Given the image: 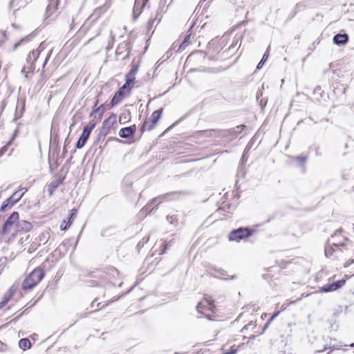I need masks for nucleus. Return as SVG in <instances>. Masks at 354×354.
<instances>
[{
  "mask_svg": "<svg viewBox=\"0 0 354 354\" xmlns=\"http://www.w3.org/2000/svg\"><path fill=\"white\" fill-rule=\"evenodd\" d=\"M108 4H104L95 8L93 12L87 19L85 23L81 26L79 30L80 35L88 34L89 37L88 41L93 39L100 33V28L97 26L95 21L97 19L109 8Z\"/></svg>",
  "mask_w": 354,
  "mask_h": 354,
  "instance_id": "f257e3e1",
  "label": "nucleus"
},
{
  "mask_svg": "<svg viewBox=\"0 0 354 354\" xmlns=\"http://www.w3.org/2000/svg\"><path fill=\"white\" fill-rule=\"evenodd\" d=\"M45 272L41 268L34 269L24 279L22 283V288L24 290H32L44 277Z\"/></svg>",
  "mask_w": 354,
  "mask_h": 354,
  "instance_id": "f03ea898",
  "label": "nucleus"
},
{
  "mask_svg": "<svg viewBox=\"0 0 354 354\" xmlns=\"http://www.w3.org/2000/svg\"><path fill=\"white\" fill-rule=\"evenodd\" d=\"M106 270V271L102 272V274H99L97 276L100 279H103V281H98L95 284H92V286H102L105 281H111L112 279H116L119 275L118 271L113 267L107 268Z\"/></svg>",
  "mask_w": 354,
  "mask_h": 354,
  "instance_id": "7ed1b4c3",
  "label": "nucleus"
},
{
  "mask_svg": "<svg viewBox=\"0 0 354 354\" xmlns=\"http://www.w3.org/2000/svg\"><path fill=\"white\" fill-rule=\"evenodd\" d=\"M251 235V232L246 227H239L236 230H232L229 234V240L239 241L241 239L249 237Z\"/></svg>",
  "mask_w": 354,
  "mask_h": 354,
  "instance_id": "20e7f679",
  "label": "nucleus"
},
{
  "mask_svg": "<svg viewBox=\"0 0 354 354\" xmlns=\"http://www.w3.org/2000/svg\"><path fill=\"white\" fill-rule=\"evenodd\" d=\"M46 48V44L44 42H41L38 47L37 49L33 50L32 52H30L27 57L26 61L28 64H30V69L33 71L35 69V62L37 59L39 54L42 50H44Z\"/></svg>",
  "mask_w": 354,
  "mask_h": 354,
  "instance_id": "39448f33",
  "label": "nucleus"
},
{
  "mask_svg": "<svg viewBox=\"0 0 354 354\" xmlns=\"http://www.w3.org/2000/svg\"><path fill=\"white\" fill-rule=\"evenodd\" d=\"M24 196V193H19V191L15 192L11 196L3 201L1 206L0 211L4 212L7 207H12L16 204Z\"/></svg>",
  "mask_w": 354,
  "mask_h": 354,
  "instance_id": "423d86ee",
  "label": "nucleus"
},
{
  "mask_svg": "<svg viewBox=\"0 0 354 354\" xmlns=\"http://www.w3.org/2000/svg\"><path fill=\"white\" fill-rule=\"evenodd\" d=\"M19 220V213L17 212H13L11 215L8 218V219L4 223L1 233L2 234H8L12 227L15 225Z\"/></svg>",
  "mask_w": 354,
  "mask_h": 354,
  "instance_id": "0eeeda50",
  "label": "nucleus"
},
{
  "mask_svg": "<svg viewBox=\"0 0 354 354\" xmlns=\"http://www.w3.org/2000/svg\"><path fill=\"white\" fill-rule=\"evenodd\" d=\"M347 239L342 234V230H337L328 239V243L336 248H340L344 245V242Z\"/></svg>",
  "mask_w": 354,
  "mask_h": 354,
  "instance_id": "6e6552de",
  "label": "nucleus"
},
{
  "mask_svg": "<svg viewBox=\"0 0 354 354\" xmlns=\"http://www.w3.org/2000/svg\"><path fill=\"white\" fill-rule=\"evenodd\" d=\"M214 308V304L212 301L206 298H204L202 301H201L196 306L197 311L205 315H207L205 311H213Z\"/></svg>",
  "mask_w": 354,
  "mask_h": 354,
  "instance_id": "1a4fd4ad",
  "label": "nucleus"
},
{
  "mask_svg": "<svg viewBox=\"0 0 354 354\" xmlns=\"http://www.w3.org/2000/svg\"><path fill=\"white\" fill-rule=\"evenodd\" d=\"M345 280H339L337 281L333 282L330 284H326L323 286L321 288L322 292H328L335 291L340 288H342L345 284Z\"/></svg>",
  "mask_w": 354,
  "mask_h": 354,
  "instance_id": "9d476101",
  "label": "nucleus"
},
{
  "mask_svg": "<svg viewBox=\"0 0 354 354\" xmlns=\"http://www.w3.org/2000/svg\"><path fill=\"white\" fill-rule=\"evenodd\" d=\"M32 224L25 220H18L16 223V229L15 231L17 232H29L32 229Z\"/></svg>",
  "mask_w": 354,
  "mask_h": 354,
  "instance_id": "9b49d317",
  "label": "nucleus"
},
{
  "mask_svg": "<svg viewBox=\"0 0 354 354\" xmlns=\"http://www.w3.org/2000/svg\"><path fill=\"white\" fill-rule=\"evenodd\" d=\"M138 69V65H135L131 68L129 72L126 74L125 82H127V84H132L134 82Z\"/></svg>",
  "mask_w": 354,
  "mask_h": 354,
  "instance_id": "f8f14e48",
  "label": "nucleus"
},
{
  "mask_svg": "<svg viewBox=\"0 0 354 354\" xmlns=\"http://www.w3.org/2000/svg\"><path fill=\"white\" fill-rule=\"evenodd\" d=\"M136 131V127L131 126L127 127L122 128L119 131V136L122 138H129L132 136Z\"/></svg>",
  "mask_w": 354,
  "mask_h": 354,
  "instance_id": "ddd939ff",
  "label": "nucleus"
},
{
  "mask_svg": "<svg viewBox=\"0 0 354 354\" xmlns=\"http://www.w3.org/2000/svg\"><path fill=\"white\" fill-rule=\"evenodd\" d=\"M333 43L337 46H342L347 44L348 41V35L347 34H337L333 37Z\"/></svg>",
  "mask_w": 354,
  "mask_h": 354,
  "instance_id": "4468645a",
  "label": "nucleus"
},
{
  "mask_svg": "<svg viewBox=\"0 0 354 354\" xmlns=\"http://www.w3.org/2000/svg\"><path fill=\"white\" fill-rule=\"evenodd\" d=\"M169 194L162 195L158 196L156 198H154L149 203H148L144 208L145 211H151L154 206H158V204L161 203L162 201V199L164 198H166Z\"/></svg>",
  "mask_w": 354,
  "mask_h": 354,
  "instance_id": "2eb2a0df",
  "label": "nucleus"
},
{
  "mask_svg": "<svg viewBox=\"0 0 354 354\" xmlns=\"http://www.w3.org/2000/svg\"><path fill=\"white\" fill-rule=\"evenodd\" d=\"M158 20L157 24L161 20V15L160 13V10H157L156 14L154 15H151L149 18L147 25V30L148 32L151 31L153 28V24L155 21Z\"/></svg>",
  "mask_w": 354,
  "mask_h": 354,
  "instance_id": "dca6fc26",
  "label": "nucleus"
},
{
  "mask_svg": "<svg viewBox=\"0 0 354 354\" xmlns=\"http://www.w3.org/2000/svg\"><path fill=\"white\" fill-rule=\"evenodd\" d=\"M77 210L75 209H73L71 210V214L68 217V220L63 221L60 225L61 230H66L72 223V218L75 216Z\"/></svg>",
  "mask_w": 354,
  "mask_h": 354,
  "instance_id": "f3484780",
  "label": "nucleus"
},
{
  "mask_svg": "<svg viewBox=\"0 0 354 354\" xmlns=\"http://www.w3.org/2000/svg\"><path fill=\"white\" fill-rule=\"evenodd\" d=\"M214 132H215V130L213 129L197 131L193 133L192 137L194 138H200L202 137H212L213 136Z\"/></svg>",
  "mask_w": 354,
  "mask_h": 354,
  "instance_id": "a211bd4d",
  "label": "nucleus"
},
{
  "mask_svg": "<svg viewBox=\"0 0 354 354\" xmlns=\"http://www.w3.org/2000/svg\"><path fill=\"white\" fill-rule=\"evenodd\" d=\"M162 109H159V110H157V111H155L152 115H151V117H152V123L151 124H150L148 127H147V130L148 131H150L151 129H153L154 127V125L156 124V123L158 121V120L160 119V116H161V114H162Z\"/></svg>",
  "mask_w": 354,
  "mask_h": 354,
  "instance_id": "6ab92c4d",
  "label": "nucleus"
},
{
  "mask_svg": "<svg viewBox=\"0 0 354 354\" xmlns=\"http://www.w3.org/2000/svg\"><path fill=\"white\" fill-rule=\"evenodd\" d=\"M98 100L95 101V103L93 106V110L90 113V117L94 116L96 113H99V117L97 118V120H100L102 115L104 113V109H102L103 107V105H101L100 106H97Z\"/></svg>",
  "mask_w": 354,
  "mask_h": 354,
  "instance_id": "aec40b11",
  "label": "nucleus"
},
{
  "mask_svg": "<svg viewBox=\"0 0 354 354\" xmlns=\"http://www.w3.org/2000/svg\"><path fill=\"white\" fill-rule=\"evenodd\" d=\"M144 7H142V1H139L137 3V1H135L133 12V17L134 20H136L142 13V9Z\"/></svg>",
  "mask_w": 354,
  "mask_h": 354,
  "instance_id": "412c9836",
  "label": "nucleus"
},
{
  "mask_svg": "<svg viewBox=\"0 0 354 354\" xmlns=\"http://www.w3.org/2000/svg\"><path fill=\"white\" fill-rule=\"evenodd\" d=\"M62 183V180L56 179L50 183L48 186V190L50 196L53 195L54 191Z\"/></svg>",
  "mask_w": 354,
  "mask_h": 354,
  "instance_id": "4be33fe9",
  "label": "nucleus"
},
{
  "mask_svg": "<svg viewBox=\"0 0 354 354\" xmlns=\"http://www.w3.org/2000/svg\"><path fill=\"white\" fill-rule=\"evenodd\" d=\"M88 138H89V135L86 134V133L82 131L81 136L80 137V138L78 139V140L76 143V147L77 149L82 148L84 146V145L86 144Z\"/></svg>",
  "mask_w": 354,
  "mask_h": 354,
  "instance_id": "5701e85b",
  "label": "nucleus"
},
{
  "mask_svg": "<svg viewBox=\"0 0 354 354\" xmlns=\"http://www.w3.org/2000/svg\"><path fill=\"white\" fill-rule=\"evenodd\" d=\"M124 96L125 95H124V93H121L119 91H118L115 93L113 97L111 100V105L113 106L118 104L122 100V99Z\"/></svg>",
  "mask_w": 354,
  "mask_h": 354,
  "instance_id": "b1692460",
  "label": "nucleus"
},
{
  "mask_svg": "<svg viewBox=\"0 0 354 354\" xmlns=\"http://www.w3.org/2000/svg\"><path fill=\"white\" fill-rule=\"evenodd\" d=\"M19 346L20 348L23 349L24 351L27 350L30 348L31 343L30 340L27 338H23L19 340Z\"/></svg>",
  "mask_w": 354,
  "mask_h": 354,
  "instance_id": "393cba45",
  "label": "nucleus"
},
{
  "mask_svg": "<svg viewBox=\"0 0 354 354\" xmlns=\"http://www.w3.org/2000/svg\"><path fill=\"white\" fill-rule=\"evenodd\" d=\"M245 128V125H239L236 127L235 128L231 129L228 131V134L230 136H236L238 134L241 133L243 129Z\"/></svg>",
  "mask_w": 354,
  "mask_h": 354,
  "instance_id": "a878e982",
  "label": "nucleus"
},
{
  "mask_svg": "<svg viewBox=\"0 0 354 354\" xmlns=\"http://www.w3.org/2000/svg\"><path fill=\"white\" fill-rule=\"evenodd\" d=\"M96 125V122L94 120L90 121L86 126L84 127L83 129V132L86 133V134H88L90 136V133L91 131L95 128Z\"/></svg>",
  "mask_w": 354,
  "mask_h": 354,
  "instance_id": "bb28decb",
  "label": "nucleus"
},
{
  "mask_svg": "<svg viewBox=\"0 0 354 354\" xmlns=\"http://www.w3.org/2000/svg\"><path fill=\"white\" fill-rule=\"evenodd\" d=\"M338 248H336L335 247L334 245H333L332 244H329L328 243V245L326 246L325 248V255L326 257H330L333 254V252L335 251L336 249H337Z\"/></svg>",
  "mask_w": 354,
  "mask_h": 354,
  "instance_id": "cd10ccee",
  "label": "nucleus"
},
{
  "mask_svg": "<svg viewBox=\"0 0 354 354\" xmlns=\"http://www.w3.org/2000/svg\"><path fill=\"white\" fill-rule=\"evenodd\" d=\"M122 48H125V51H127L126 54L122 57V58H125L127 56H129V51L128 48H127V44L126 43L120 44L119 45V46L117 48V49L115 50V53H116L117 55H121L123 53L122 50H121Z\"/></svg>",
  "mask_w": 354,
  "mask_h": 354,
  "instance_id": "c85d7f7f",
  "label": "nucleus"
},
{
  "mask_svg": "<svg viewBox=\"0 0 354 354\" xmlns=\"http://www.w3.org/2000/svg\"><path fill=\"white\" fill-rule=\"evenodd\" d=\"M132 87L131 84H127V82L118 90L121 93H124V95H129L131 93Z\"/></svg>",
  "mask_w": 354,
  "mask_h": 354,
  "instance_id": "c756f323",
  "label": "nucleus"
},
{
  "mask_svg": "<svg viewBox=\"0 0 354 354\" xmlns=\"http://www.w3.org/2000/svg\"><path fill=\"white\" fill-rule=\"evenodd\" d=\"M269 48H270V46L268 48L267 50L263 54L261 60L257 64V69H260L263 66V65L264 64V63L266 61V59H268V55H269V52H268Z\"/></svg>",
  "mask_w": 354,
  "mask_h": 354,
  "instance_id": "7c9ffc66",
  "label": "nucleus"
},
{
  "mask_svg": "<svg viewBox=\"0 0 354 354\" xmlns=\"http://www.w3.org/2000/svg\"><path fill=\"white\" fill-rule=\"evenodd\" d=\"M32 37V35L30 34L26 37H25L24 38L21 39L19 42L16 43L15 45H14V47H13V49L15 50L18 46H19L21 44H23L24 42H28V41L30 40V39Z\"/></svg>",
  "mask_w": 354,
  "mask_h": 354,
  "instance_id": "2f4dec72",
  "label": "nucleus"
},
{
  "mask_svg": "<svg viewBox=\"0 0 354 354\" xmlns=\"http://www.w3.org/2000/svg\"><path fill=\"white\" fill-rule=\"evenodd\" d=\"M190 35H187L185 39H183V42L179 46V50H183L185 48V47L189 44V39H190Z\"/></svg>",
  "mask_w": 354,
  "mask_h": 354,
  "instance_id": "473e14b6",
  "label": "nucleus"
},
{
  "mask_svg": "<svg viewBox=\"0 0 354 354\" xmlns=\"http://www.w3.org/2000/svg\"><path fill=\"white\" fill-rule=\"evenodd\" d=\"M167 220L174 226H176L178 223V218L176 217V215H168L167 216Z\"/></svg>",
  "mask_w": 354,
  "mask_h": 354,
  "instance_id": "72a5a7b5",
  "label": "nucleus"
},
{
  "mask_svg": "<svg viewBox=\"0 0 354 354\" xmlns=\"http://www.w3.org/2000/svg\"><path fill=\"white\" fill-rule=\"evenodd\" d=\"M56 6H57V5L55 6L53 3H50L47 6V8H46V15H48V17H50L53 13V12L56 9Z\"/></svg>",
  "mask_w": 354,
  "mask_h": 354,
  "instance_id": "f704fd0d",
  "label": "nucleus"
},
{
  "mask_svg": "<svg viewBox=\"0 0 354 354\" xmlns=\"http://www.w3.org/2000/svg\"><path fill=\"white\" fill-rule=\"evenodd\" d=\"M296 160L300 162L301 165L306 162L307 160V157L304 156H299L296 157Z\"/></svg>",
  "mask_w": 354,
  "mask_h": 354,
  "instance_id": "c9c22d12",
  "label": "nucleus"
},
{
  "mask_svg": "<svg viewBox=\"0 0 354 354\" xmlns=\"http://www.w3.org/2000/svg\"><path fill=\"white\" fill-rule=\"evenodd\" d=\"M50 55H51V50L48 53V54H47V55H46V57L45 58V60H44V62L43 63V65H42L43 69L44 68L45 66L46 65V64H47V62H48V59H49V58L50 57Z\"/></svg>",
  "mask_w": 354,
  "mask_h": 354,
  "instance_id": "e433bc0d",
  "label": "nucleus"
},
{
  "mask_svg": "<svg viewBox=\"0 0 354 354\" xmlns=\"http://www.w3.org/2000/svg\"><path fill=\"white\" fill-rule=\"evenodd\" d=\"M149 241V238H143V239H142V241H140L138 243V246H143L145 243H147V241Z\"/></svg>",
  "mask_w": 354,
  "mask_h": 354,
  "instance_id": "4c0bfd02",
  "label": "nucleus"
},
{
  "mask_svg": "<svg viewBox=\"0 0 354 354\" xmlns=\"http://www.w3.org/2000/svg\"><path fill=\"white\" fill-rule=\"evenodd\" d=\"M279 312H277L276 313H274L269 319V321L268 322V323L266 324V327L279 315Z\"/></svg>",
  "mask_w": 354,
  "mask_h": 354,
  "instance_id": "58836bf2",
  "label": "nucleus"
},
{
  "mask_svg": "<svg viewBox=\"0 0 354 354\" xmlns=\"http://www.w3.org/2000/svg\"><path fill=\"white\" fill-rule=\"evenodd\" d=\"M252 326H255V325L253 324L252 322H250L249 324H248L243 328L242 331H243L244 330H248L250 327H252Z\"/></svg>",
  "mask_w": 354,
  "mask_h": 354,
  "instance_id": "ea45409f",
  "label": "nucleus"
},
{
  "mask_svg": "<svg viewBox=\"0 0 354 354\" xmlns=\"http://www.w3.org/2000/svg\"><path fill=\"white\" fill-rule=\"evenodd\" d=\"M11 295L9 296H5L4 300L1 302V306H3L6 303L8 302V301L10 299Z\"/></svg>",
  "mask_w": 354,
  "mask_h": 354,
  "instance_id": "a19ab883",
  "label": "nucleus"
},
{
  "mask_svg": "<svg viewBox=\"0 0 354 354\" xmlns=\"http://www.w3.org/2000/svg\"><path fill=\"white\" fill-rule=\"evenodd\" d=\"M236 351H237L236 349H234L232 348L228 352L225 353V354H235L236 353Z\"/></svg>",
  "mask_w": 354,
  "mask_h": 354,
  "instance_id": "79ce46f5",
  "label": "nucleus"
},
{
  "mask_svg": "<svg viewBox=\"0 0 354 354\" xmlns=\"http://www.w3.org/2000/svg\"><path fill=\"white\" fill-rule=\"evenodd\" d=\"M266 103H267V101L266 100H263V99H261L259 101V104L261 105V107L265 106L266 105Z\"/></svg>",
  "mask_w": 354,
  "mask_h": 354,
  "instance_id": "37998d69",
  "label": "nucleus"
},
{
  "mask_svg": "<svg viewBox=\"0 0 354 354\" xmlns=\"http://www.w3.org/2000/svg\"><path fill=\"white\" fill-rule=\"evenodd\" d=\"M18 1V0H12L10 3V7L14 8L15 6V3Z\"/></svg>",
  "mask_w": 354,
  "mask_h": 354,
  "instance_id": "c03bdc74",
  "label": "nucleus"
},
{
  "mask_svg": "<svg viewBox=\"0 0 354 354\" xmlns=\"http://www.w3.org/2000/svg\"><path fill=\"white\" fill-rule=\"evenodd\" d=\"M353 262H354V259H350V260H348V261L346 263L345 266H346V267H348V266H351L352 263H353Z\"/></svg>",
  "mask_w": 354,
  "mask_h": 354,
  "instance_id": "a18cd8bd",
  "label": "nucleus"
},
{
  "mask_svg": "<svg viewBox=\"0 0 354 354\" xmlns=\"http://www.w3.org/2000/svg\"><path fill=\"white\" fill-rule=\"evenodd\" d=\"M6 31H2L0 32V39L1 38H6Z\"/></svg>",
  "mask_w": 354,
  "mask_h": 354,
  "instance_id": "49530a36",
  "label": "nucleus"
},
{
  "mask_svg": "<svg viewBox=\"0 0 354 354\" xmlns=\"http://www.w3.org/2000/svg\"><path fill=\"white\" fill-rule=\"evenodd\" d=\"M218 272L221 276H227L226 272L225 270H219Z\"/></svg>",
  "mask_w": 354,
  "mask_h": 354,
  "instance_id": "de8ad7c7",
  "label": "nucleus"
},
{
  "mask_svg": "<svg viewBox=\"0 0 354 354\" xmlns=\"http://www.w3.org/2000/svg\"><path fill=\"white\" fill-rule=\"evenodd\" d=\"M149 0H141L142 1V7H145L146 6L147 2H148Z\"/></svg>",
  "mask_w": 354,
  "mask_h": 354,
  "instance_id": "09e8293b",
  "label": "nucleus"
},
{
  "mask_svg": "<svg viewBox=\"0 0 354 354\" xmlns=\"http://www.w3.org/2000/svg\"><path fill=\"white\" fill-rule=\"evenodd\" d=\"M262 96V93L261 92H258L257 93V100L259 101V98L260 97Z\"/></svg>",
  "mask_w": 354,
  "mask_h": 354,
  "instance_id": "8fccbe9b",
  "label": "nucleus"
},
{
  "mask_svg": "<svg viewBox=\"0 0 354 354\" xmlns=\"http://www.w3.org/2000/svg\"><path fill=\"white\" fill-rule=\"evenodd\" d=\"M45 83V80L41 79L39 81L38 84H39L41 85V86H42Z\"/></svg>",
  "mask_w": 354,
  "mask_h": 354,
  "instance_id": "3c124183",
  "label": "nucleus"
},
{
  "mask_svg": "<svg viewBox=\"0 0 354 354\" xmlns=\"http://www.w3.org/2000/svg\"><path fill=\"white\" fill-rule=\"evenodd\" d=\"M162 245H164V249L163 250L160 252V254H162V253H165L166 250H167V244L166 243H162Z\"/></svg>",
  "mask_w": 354,
  "mask_h": 354,
  "instance_id": "603ef678",
  "label": "nucleus"
},
{
  "mask_svg": "<svg viewBox=\"0 0 354 354\" xmlns=\"http://www.w3.org/2000/svg\"><path fill=\"white\" fill-rule=\"evenodd\" d=\"M15 291V288H14V286H12L10 289V295H11L12 294L14 293V292Z\"/></svg>",
  "mask_w": 354,
  "mask_h": 354,
  "instance_id": "864d4df0",
  "label": "nucleus"
},
{
  "mask_svg": "<svg viewBox=\"0 0 354 354\" xmlns=\"http://www.w3.org/2000/svg\"><path fill=\"white\" fill-rule=\"evenodd\" d=\"M20 190H23V191H24V192H23V193H24V194L28 191V189H27V188H26V187H21V188L19 189V191H20Z\"/></svg>",
  "mask_w": 354,
  "mask_h": 354,
  "instance_id": "5fc2aeb1",
  "label": "nucleus"
},
{
  "mask_svg": "<svg viewBox=\"0 0 354 354\" xmlns=\"http://www.w3.org/2000/svg\"><path fill=\"white\" fill-rule=\"evenodd\" d=\"M147 122H145L143 126L142 127V131H144L146 129Z\"/></svg>",
  "mask_w": 354,
  "mask_h": 354,
  "instance_id": "6e6d98bb",
  "label": "nucleus"
},
{
  "mask_svg": "<svg viewBox=\"0 0 354 354\" xmlns=\"http://www.w3.org/2000/svg\"><path fill=\"white\" fill-rule=\"evenodd\" d=\"M21 73H26L25 68H24L21 70Z\"/></svg>",
  "mask_w": 354,
  "mask_h": 354,
  "instance_id": "4d7b16f0",
  "label": "nucleus"
},
{
  "mask_svg": "<svg viewBox=\"0 0 354 354\" xmlns=\"http://www.w3.org/2000/svg\"><path fill=\"white\" fill-rule=\"evenodd\" d=\"M74 23H75V19H73L72 24H73V26H75V25H74Z\"/></svg>",
  "mask_w": 354,
  "mask_h": 354,
  "instance_id": "13d9d810",
  "label": "nucleus"
},
{
  "mask_svg": "<svg viewBox=\"0 0 354 354\" xmlns=\"http://www.w3.org/2000/svg\"><path fill=\"white\" fill-rule=\"evenodd\" d=\"M112 48V44H111V45H109V46H107V48Z\"/></svg>",
  "mask_w": 354,
  "mask_h": 354,
  "instance_id": "bf43d9fd",
  "label": "nucleus"
},
{
  "mask_svg": "<svg viewBox=\"0 0 354 354\" xmlns=\"http://www.w3.org/2000/svg\"><path fill=\"white\" fill-rule=\"evenodd\" d=\"M234 278H235V276H232V277H230V279H234Z\"/></svg>",
  "mask_w": 354,
  "mask_h": 354,
  "instance_id": "052dcab7",
  "label": "nucleus"
},
{
  "mask_svg": "<svg viewBox=\"0 0 354 354\" xmlns=\"http://www.w3.org/2000/svg\"><path fill=\"white\" fill-rule=\"evenodd\" d=\"M351 347H354V343L351 344Z\"/></svg>",
  "mask_w": 354,
  "mask_h": 354,
  "instance_id": "680f3d73",
  "label": "nucleus"
},
{
  "mask_svg": "<svg viewBox=\"0 0 354 354\" xmlns=\"http://www.w3.org/2000/svg\"><path fill=\"white\" fill-rule=\"evenodd\" d=\"M242 160H245V158H244V155L242 156Z\"/></svg>",
  "mask_w": 354,
  "mask_h": 354,
  "instance_id": "e2e57ef3",
  "label": "nucleus"
},
{
  "mask_svg": "<svg viewBox=\"0 0 354 354\" xmlns=\"http://www.w3.org/2000/svg\"><path fill=\"white\" fill-rule=\"evenodd\" d=\"M242 160H245V158H244V155L242 156Z\"/></svg>",
  "mask_w": 354,
  "mask_h": 354,
  "instance_id": "0e129e2a",
  "label": "nucleus"
},
{
  "mask_svg": "<svg viewBox=\"0 0 354 354\" xmlns=\"http://www.w3.org/2000/svg\"><path fill=\"white\" fill-rule=\"evenodd\" d=\"M343 178L347 179V178L344 175H343Z\"/></svg>",
  "mask_w": 354,
  "mask_h": 354,
  "instance_id": "69168bd1",
  "label": "nucleus"
},
{
  "mask_svg": "<svg viewBox=\"0 0 354 354\" xmlns=\"http://www.w3.org/2000/svg\"><path fill=\"white\" fill-rule=\"evenodd\" d=\"M353 190H354V187H353Z\"/></svg>",
  "mask_w": 354,
  "mask_h": 354,
  "instance_id": "338daca9",
  "label": "nucleus"
}]
</instances>
